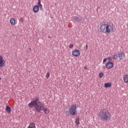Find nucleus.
<instances>
[{
  "label": "nucleus",
  "instance_id": "1",
  "mask_svg": "<svg viewBox=\"0 0 128 128\" xmlns=\"http://www.w3.org/2000/svg\"><path fill=\"white\" fill-rule=\"evenodd\" d=\"M38 100V98H35L34 100L28 103V106L30 108H34L35 112H40L42 111L45 114H48V110L46 108H44V104L39 102Z\"/></svg>",
  "mask_w": 128,
  "mask_h": 128
},
{
  "label": "nucleus",
  "instance_id": "2",
  "mask_svg": "<svg viewBox=\"0 0 128 128\" xmlns=\"http://www.w3.org/2000/svg\"><path fill=\"white\" fill-rule=\"evenodd\" d=\"M97 116L102 120L103 122H108L112 118V114L108 110H100L97 114Z\"/></svg>",
  "mask_w": 128,
  "mask_h": 128
},
{
  "label": "nucleus",
  "instance_id": "3",
  "mask_svg": "<svg viewBox=\"0 0 128 128\" xmlns=\"http://www.w3.org/2000/svg\"><path fill=\"white\" fill-rule=\"evenodd\" d=\"M100 32L104 34H110L113 32L114 30V26L112 24H102L100 26Z\"/></svg>",
  "mask_w": 128,
  "mask_h": 128
},
{
  "label": "nucleus",
  "instance_id": "4",
  "mask_svg": "<svg viewBox=\"0 0 128 128\" xmlns=\"http://www.w3.org/2000/svg\"><path fill=\"white\" fill-rule=\"evenodd\" d=\"M68 112L72 116H74L77 114L76 106V104H72L69 107Z\"/></svg>",
  "mask_w": 128,
  "mask_h": 128
},
{
  "label": "nucleus",
  "instance_id": "5",
  "mask_svg": "<svg viewBox=\"0 0 128 128\" xmlns=\"http://www.w3.org/2000/svg\"><path fill=\"white\" fill-rule=\"evenodd\" d=\"M80 55V50H75L73 52H72V56L78 57Z\"/></svg>",
  "mask_w": 128,
  "mask_h": 128
},
{
  "label": "nucleus",
  "instance_id": "6",
  "mask_svg": "<svg viewBox=\"0 0 128 128\" xmlns=\"http://www.w3.org/2000/svg\"><path fill=\"white\" fill-rule=\"evenodd\" d=\"M6 61L3 59V58L2 56H0V67H3L5 65Z\"/></svg>",
  "mask_w": 128,
  "mask_h": 128
},
{
  "label": "nucleus",
  "instance_id": "7",
  "mask_svg": "<svg viewBox=\"0 0 128 128\" xmlns=\"http://www.w3.org/2000/svg\"><path fill=\"white\" fill-rule=\"evenodd\" d=\"M114 66V64L112 62H108L106 64V68L108 69H110L112 68Z\"/></svg>",
  "mask_w": 128,
  "mask_h": 128
},
{
  "label": "nucleus",
  "instance_id": "8",
  "mask_svg": "<svg viewBox=\"0 0 128 128\" xmlns=\"http://www.w3.org/2000/svg\"><path fill=\"white\" fill-rule=\"evenodd\" d=\"M118 56L120 60H123L124 58V53L122 52H120V53L118 54Z\"/></svg>",
  "mask_w": 128,
  "mask_h": 128
},
{
  "label": "nucleus",
  "instance_id": "9",
  "mask_svg": "<svg viewBox=\"0 0 128 128\" xmlns=\"http://www.w3.org/2000/svg\"><path fill=\"white\" fill-rule=\"evenodd\" d=\"M39 8H40V7L38 6H35L34 8H33V12L34 13H37L39 11Z\"/></svg>",
  "mask_w": 128,
  "mask_h": 128
},
{
  "label": "nucleus",
  "instance_id": "10",
  "mask_svg": "<svg viewBox=\"0 0 128 128\" xmlns=\"http://www.w3.org/2000/svg\"><path fill=\"white\" fill-rule=\"evenodd\" d=\"M42 0H38V5H36V6H39L40 10H42V6L41 4Z\"/></svg>",
  "mask_w": 128,
  "mask_h": 128
},
{
  "label": "nucleus",
  "instance_id": "11",
  "mask_svg": "<svg viewBox=\"0 0 128 128\" xmlns=\"http://www.w3.org/2000/svg\"><path fill=\"white\" fill-rule=\"evenodd\" d=\"M123 80H124V82L126 84L128 83V75L126 74L123 76Z\"/></svg>",
  "mask_w": 128,
  "mask_h": 128
},
{
  "label": "nucleus",
  "instance_id": "12",
  "mask_svg": "<svg viewBox=\"0 0 128 128\" xmlns=\"http://www.w3.org/2000/svg\"><path fill=\"white\" fill-rule=\"evenodd\" d=\"M27 128H36V124L34 122L30 123V125L27 127Z\"/></svg>",
  "mask_w": 128,
  "mask_h": 128
},
{
  "label": "nucleus",
  "instance_id": "13",
  "mask_svg": "<svg viewBox=\"0 0 128 128\" xmlns=\"http://www.w3.org/2000/svg\"><path fill=\"white\" fill-rule=\"evenodd\" d=\"M104 88H108L109 87L112 86V83L108 82V83H105L104 84Z\"/></svg>",
  "mask_w": 128,
  "mask_h": 128
},
{
  "label": "nucleus",
  "instance_id": "14",
  "mask_svg": "<svg viewBox=\"0 0 128 128\" xmlns=\"http://www.w3.org/2000/svg\"><path fill=\"white\" fill-rule=\"evenodd\" d=\"M6 112L8 114H10L11 113V108L9 106H6Z\"/></svg>",
  "mask_w": 128,
  "mask_h": 128
},
{
  "label": "nucleus",
  "instance_id": "15",
  "mask_svg": "<svg viewBox=\"0 0 128 128\" xmlns=\"http://www.w3.org/2000/svg\"><path fill=\"white\" fill-rule=\"evenodd\" d=\"M15 22L16 20L14 18L10 19V24H11L12 25L14 26Z\"/></svg>",
  "mask_w": 128,
  "mask_h": 128
},
{
  "label": "nucleus",
  "instance_id": "16",
  "mask_svg": "<svg viewBox=\"0 0 128 128\" xmlns=\"http://www.w3.org/2000/svg\"><path fill=\"white\" fill-rule=\"evenodd\" d=\"M73 20L74 21H76L78 22L80 20V17L76 16L74 17H73Z\"/></svg>",
  "mask_w": 128,
  "mask_h": 128
},
{
  "label": "nucleus",
  "instance_id": "17",
  "mask_svg": "<svg viewBox=\"0 0 128 128\" xmlns=\"http://www.w3.org/2000/svg\"><path fill=\"white\" fill-rule=\"evenodd\" d=\"M75 124H76V126H78L80 124V120L79 118H76V120H75Z\"/></svg>",
  "mask_w": 128,
  "mask_h": 128
},
{
  "label": "nucleus",
  "instance_id": "18",
  "mask_svg": "<svg viewBox=\"0 0 128 128\" xmlns=\"http://www.w3.org/2000/svg\"><path fill=\"white\" fill-rule=\"evenodd\" d=\"M118 54H114L113 56V58L114 60H118Z\"/></svg>",
  "mask_w": 128,
  "mask_h": 128
},
{
  "label": "nucleus",
  "instance_id": "19",
  "mask_svg": "<svg viewBox=\"0 0 128 128\" xmlns=\"http://www.w3.org/2000/svg\"><path fill=\"white\" fill-rule=\"evenodd\" d=\"M103 76H104V73L103 72H100V74H98V77H100V78H101Z\"/></svg>",
  "mask_w": 128,
  "mask_h": 128
},
{
  "label": "nucleus",
  "instance_id": "20",
  "mask_svg": "<svg viewBox=\"0 0 128 128\" xmlns=\"http://www.w3.org/2000/svg\"><path fill=\"white\" fill-rule=\"evenodd\" d=\"M50 72H47L46 75V78H50Z\"/></svg>",
  "mask_w": 128,
  "mask_h": 128
},
{
  "label": "nucleus",
  "instance_id": "21",
  "mask_svg": "<svg viewBox=\"0 0 128 128\" xmlns=\"http://www.w3.org/2000/svg\"><path fill=\"white\" fill-rule=\"evenodd\" d=\"M70 112L69 111H66V116H70Z\"/></svg>",
  "mask_w": 128,
  "mask_h": 128
},
{
  "label": "nucleus",
  "instance_id": "22",
  "mask_svg": "<svg viewBox=\"0 0 128 128\" xmlns=\"http://www.w3.org/2000/svg\"><path fill=\"white\" fill-rule=\"evenodd\" d=\"M74 48V45L72 44H70V46H69V48L72 49Z\"/></svg>",
  "mask_w": 128,
  "mask_h": 128
},
{
  "label": "nucleus",
  "instance_id": "23",
  "mask_svg": "<svg viewBox=\"0 0 128 128\" xmlns=\"http://www.w3.org/2000/svg\"><path fill=\"white\" fill-rule=\"evenodd\" d=\"M112 58L108 57V62H112Z\"/></svg>",
  "mask_w": 128,
  "mask_h": 128
},
{
  "label": "nucleus",
  "instance_id": "24",
  "mask_svg": "<svg viewBox=\"0 0 128 128\" xmlns=\"http://www.w3.org/2000/svg\"><path fill=\"white\" fill-rule=\"evenodd\" d=\"M106 61H107V58H104V60H103V63L106 62Z\"/></svg>",
  "mask_w": 128,
  "mask_h": 128
},
{
  "label": "nucleus",
  "instance_id": "25",
  "mask_svg": "<svg viewBox=\"0 0 128 128\" xmlns=\"http://www.w3.org/2000/svg\"><path fill=\"white\" fill-rule=\"evenodd\" d=\"M88 48V44H86V48H84V50H86Z\"/></svg>",
  "mask_w": 128,
  "mask_h": 128
},
{
  "label": "nucleus",
  "instance_id": "26",
  "mask_svg": "<svg viewBox=\"0 0 128 128\" xmlns=\"http://www.w3.org/2000/svg\"><path fill=\"white\" fill-rule=\"evenodd\" d=\"M0 80H2V78H1L0 76Z\"/></svg>",
  "mask_w": 128,
  "mask_h": 128
}]
</instances>
